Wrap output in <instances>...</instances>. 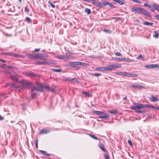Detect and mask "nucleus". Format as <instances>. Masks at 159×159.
Wrapping results in <instances>:
<instances>
[{
	"mask_svg": "<svg viewBox=\"0 0 159 159\" xmlns=\"http://www.w3.org/2000/svg\"><path fill=\"white\" fill-rule=\"evenodd\" d=\"M40 59L44 61H37L36 62L35 64L37 65H49L50 64V63L48 61L46 58H44V57L43 58H42V59Z\"/></svg>",
	"mask_w": 159,
	"mask_h": 159,
	"instance_id": "nucleus-6",
	"label": "nucleus"
},
{
	"mask_svg": "<svg viewBox=\"0 0 159 159\" xmlns=\"http://www.w3.org/2000/svg\"><path fill=\"white\" fill-rule=\"evenodd\" d=\"M19 87V88H18L17 89H18V90L19 91H20L22 89H25V88H26L24 87L23 85V86H21L20 87Z\"/></svg>",
	"mask_w": 159,
	"mask_h": 159,
	"instance_id": "nucleus-45",
	"label": "nucleus"
},
{
	"mask_svg": "<svg viewBox=\"0 0 159 159\" xmlns=\"http://www.w3.org/2000/svg\"><path fill=\"white\" fill-rule=\"evenodd\" d=\"M7 85L9 86L10 87L13 88L15 89H17L19 88V86H16L14 84L12 83H9L7 84Z\"/></svg>",
	"mask_w": 159,
	"mask_h": 159,
	"instance_id": "nucleus-18",
	"label": "nucleus"
},
{
	"mask_svg": "<svg viewBox=\"0 0 159 159\" xmlns=\"http://www.w3.org/2000/svg\"><path fill=\"white\" fill-rule=\"evenodd\" d=\"M11 53H12V52H7L3 53V54L5 55H8V56H11Z\"/></svg>",
	"mask_w": 159,
	"mask_h": 159,
	"instance_id": "nucleus-44",
	"label": "nucleus"
},
{
	"mask_svg": "<svg viewBox=\"0 0 159 159\" xmlns=\"http://www.w3.org/2000/svg\"><path fill=\"white\" fill-rule=\"evenodd\" d=\"M145 67L148 69H152V64L145 65Z\"/></svg>",
	"mask_w": 159,
	"mask_h": 159,
	"instance_id": "nucleus-40",
	"label": "nucleus"
},
{
	"mask_svg": "<svg viewBox=\"0 0 159 159\" xmlns=\"http://www.w3.org/2000/svg\"><path fill=\"white\" fill-rule=\"evenodd\" d=\"M0 61H1L2 62H6V61L3 60H2V59H0Z\"/></svg>",
	"mask_w": 159,
	"mask_h": 159,
	"instance_id": "nucleus-63",
	"label": "nucleus"
},
{
	"mask_svg": "<svg viewBox=\"0 0 159 159\" xmlns=\"http://www.w3.org/2000/svg\"><path fill=\"white\" fill-rule=\"evenodd\" d=\"M152 7L150 9V10L152 12L154 11L156 9L157 11L159 12V5L155 3H153L152 4Z\"/></svg>",
	"mask_w": 159,
	"mask_h": 159,
	"instance_id": "nucleus-9",
	"label": "nucleus"
},
{
	"mask_svg": "<svg viewBox=\"0 0 159 159\" xmlns=\"http://www.w3.org/2000/svg\"><path fill=\"white\" fill-rule=\"evenodd\" d=\"M155 17L158 20H159V15H156L155 16Z\"/></svg>",
	"mask_w": 159,
	"mask_h": 159,
	"instance_id": "nucleus-57",
	"label": "nucleus"
},
{
	"mask_svg": "<svg viewBox=\"0 0 159 159\" xmlns=\"http://www.w3.org/2000/svg\"><path fill=\"white\" fill-rule=\"evenodd\" d=\"M102 4H103L104 5V6H106V5H108V3H109V2L107 1H105L103 2H102Z\"/></svg>",
	"mask_w": 159,
	"mask_h": 159,
	"instance_id": "nucleus-46",
	"label": "nucleus"
},
{
	"mask_svg": "<svg viewBox=\"0 0 159 159\" xmlns=\"http://www.w3.org/2000/svg\"><path fill=\"white\" fill-rule=\"evenodd\" d=\"M150 100L152 102H156L158 101L157 98L153 95H152L150 98Z\"/></svg>",
	"mask_w": 159,
	"mask_h": 159,
	"instance_id": "nucleus-20",
	"label": "nucleus"
},
{
	"mask_svg": "<svg viewBox=\"0 0 159 159\" xmlns=\"http://www.w3.org/2000/svg\"><path fill=\"white\" fill-rule=\"evenodd\" d=\"M79 66V65H76L74 66L73 68L76 69H80V67Z\"/></svg>",
	"mask_w": 159,
	"mask_h": 159,
	"instance_id": "nucleus-52",
	"label": "nucleus"
},
{
	"mask_svg": "<svg viewBox=\"0 0 159 159\" xmlns=\"http://www.w3.org/2000/svg\"><path fill=\"white\" fill-rule=\"evenodd\" d=\"M96 6L101 8H102L103 7L102 4L100 2H96Z\"/></svg>",
	"mask_w": 159,
	"mask_h": 159,
	"instance_id": "nucleus-25",
	"label": "nucleus"
},
{
	"mask_svg": "<svg viewBox=\"0 0 159 159\" xmlns=\"http://www.w3.org/2000/svg\"><path fill=\"white\" fill-rule=\"evenodd\" d=\"M143 58V57L142 55H139L137 58V59H141Z\"/></svg>",
	"mask_w": 159,
	"mask_h": 159,
	"instance_id": "nucleus-49",
	"label": "nucleus"
},
{
	"mask_svg": "<svg viewBox=\"0 0 159 159\" xmlns=\"http://www.w3.org/2000/svg\"><path fill=\"white\" fill-rule=\"evenodd\" d=\"M150 108L155 110H156L157 109V110L158 108V107H156L151 105Z\"/></svg>",
	"mask_w": 159,
	"mask_h": 159,
	"instance_id": "nucleus-30",
	"label": "nucleus"
},
{
	"mask_svg": "<svg viewBox=\"0 0 159 159\" xmlns=\"http://www.w3.org/2000/svg\"><path fill=\"white\" fill-rule=\"evenodd\" d=\"M89 135L90 137L93 138V139L95 140L98 139V138H97V137H96L93 134H89Z\"/></svg>",
	"mask_w": 159,
	"mask_h": 159,
	"instance_id": "nucleus-35",
	"label": "nucleus"
},
{
	"mask_svg": "<svg viewBox=\"0 0 159 159\" xmlns=\"http://www.w3.org/2000/svg\"><path fill=\"white\" fill-rule=\"evenodd\" d=\"M91 75H94L96 76H101V74L100 73H94L91 74Z\"/></svg>",
	"mask_w": 159,
	"mask_h": 159,
	"instance_id": "nucleus-39",
	"label": "nucleus"
},
{
	"mask_svg": "<svg viewBox=\"0 0 159 159\" xmlns=\"http://www.w3.org/2000/svg\"><path fill=\"white\" fill-rule=\"evenodd\" d=\"M115 54L117 56H122L120 52H116L115 53Z\"/></svg>",
	"mask_w": 159,
	"mask_h": 159,
	"instance_id": "nucleus-47",
	"label": "nucleus"
},
{
	"mask_svg": "<svg viewBox=\"0 0 159 159\" xmlns=\"http://www.w3.org/2000/svg\"><path fill=\"white\" fill-rule=\"evenodd\" d=\"M132 87L134 88H135L139 89H145V87L144 86L141 85H133L132 86Z\"/></svg>",
	"mask_w": 159,
	"mask_h": 159,
	"instance_id": "nucleus-13",
	"label": "nucleus"
},
{
	"mask_svg": "<svg viewBox=\"0 0 159 159\" xmlns=\"http://www.w3.org/2000/svg\"><path fill=\"white\" fill-rule=\"evenodd\" d=\"M56 57L59 59H63L68 58V57H66L63 55H61V56H56Z\"/></svg>",
	"mask_w": 159,
	"mask_h": 159,
	"instance_id": "nucleus-17",
	"label": "nucleus"
},
{
	"mask_svg": "<svg viewBox=\"0 0 159 159\" xmlns=\"http://www.w3.org/2000/svg\"><path fill=\"white\" fill-rule=\"evenodd\" d=\"M25 11L27 12H29V9L28 8V7L26 6L25 8Z\"/></svg>",
	"mask_w": 159,
	"mask_h": 159,
	"instance_id": "nucleus-56",
	"label": "nucleus"
},
{
	"mask_svg": "<svg viewBox=\"0 0 159 159\" xmlns=\"http://www.w3.org/2000/svg\"><path fill=\"white\" fill-rule=\"evenodd\" d=\"M52 70L54 72H61V69H52Z\"/></svg>",
	"mask_w": 159,
	"mask_h": 159,
	"instance_id": "nucleus-37",
	"label": "nucleus"
},
{
	"mask_svg": "<svg viewBox=\"0 0 159 159\" xmlns=\"http://www.w3.org/2000/svg\"><path fill=\"white\" fill-rule=\"evenodd\" d=\"M17 54H13V53H11V56H12L16 57H17Z\"/></svg>",
	"mask_w": 159,
	"mask_h": 159,
	"instance_id": "nucleus-59",
	"label": "nucleus"
},
{
	"mask_svg": "<svg viewBox=\"0 0 159 159\" xmlns=\"http://www.w3.org/2000/svg\"><path fill=\"white\" fill-rule=\"evenodd\" d=\"M17 57L21 58H24L25 57V56L22 55L17 54Z\"/></svg>",
	"mask_w": 159,
	"mask_h": 159,
	"instance_id": "nucleus-54",
	"label": "nucleus"
},
{
	"mask_svg": "<svg viewBox=\"0 0 159 159\" xmlns=\"http://www.w3.org/2000/svg\"><path fill=\"white\" fill-rule=\"evenodd\" d=\"M85 12H86L88 14H89L91 13V11L88 8H85Z\"/></svg>",
	"mask_w": 159,
	"mask_h": 159,
	"instance_id": "nucleus-28",
	"label": "nucleus"
},
{
	"mask_svg": "<svg viewBox=\"0 0 159 159\" xmlns=\"http://www.w3.org/2000/svg\"><path fill=\"white\" fill-rule=\"evenodd\" d=\"M82 93L83 94H84L86 96H88V97H89L90 96V94L89 92H82Z\"/></svg>",
	"mask_w": 159,
	"mask_h": 159,
	"instance_id": "nucleus-34",
	"label": "nucleus"
},
{
	"mask_svg": "<svg viewBox=\"0 0 159 159\" xmlns=\"http://www.w3.org/2000/svg\"><path fill=\"white\" fill-rule=\"evenodd\" d=\"M109 6H110L111 7H112L113 6V4L111 3H108V4Z\"/></svg>",
	"mask_w": 159,
	"mask_h": 159,
	"instance_id": "nucleus-62",
	"label": "nucleus"
},
{
	"mask_svg": "<svg viewBox=\"0 0 159 159\" xmlns=\"http://www.w3.org/2000/svg\"><path fill=\"white\" fill-rule=\"evenodd\" d=\"M40 49L36 48L34 49V51L36 52H38L40 51Z\"/></svg>",
	"mask_w": 159,
	"mask_h": 159,
	"instance_id": "nucleus-60",
	"label": "nucleus"
},
{
	"mask_svg": "<svg viewBox=\"0 0 159 159\" xmlns=\"http://www.w3.org/2000/svg\"><path fill=\"white\" fill-rule=\"evenodd\" d=\"M123 76L128 77H136L137 75L136 74H131L127 72H123Z\"/></svg>",
	"mask_w": 159,
	"mask_h": 159,
	"instance_id": "nucleus-10",
	"label": "nucleus"
},
{
	"mask_svg": "<svg viewBox=\"0 0 159 159\" xmlns=\"http://www.w3.org/2000/svg\"><path fill=\"white\" fill-rule=\"evenodd\" d=\"M132 1L134 2H135L137 3H138L140 4L141 3V2L138 0H132Z\"/></svg>",
	"mask_w": 159,
	"mask_h": 159,
	"instance_id": "nucleus-48",
	"label": "nucleus"
},
{
	"mask_svg": "<svg viewBox=\"0 0 159 159\" xmlns=\"http://www.w3.org/2000/svg\"><path fill=\"white\" fill-rule=\"evenodd\" d=\"M142 8L140 7H133L131 9V11L135 14L141 13Z\"/></svg>",
	"mask_w": 159,
	"mask_h": 159,
	"instance_id": "nucleus-8",
	"label": "nucleus"
},
{
	"mask_svg": "<svg viewBox=\"0 0 159 159\" xmlns=\"http://www.w3.org/2000/svg\"><path fill=\"white\" fill-rule=\"evenodd\" d=\"M36 84L38 85V87H36V86L33 85L32 83L30 82L25 81L24 80H22V84L23 85L24 87L26 88L29 89H31V91H33L35 90H36L37 91L42 92L43 88L41 87L40 86V85L42 84H40L39 82H36Z\"/></svg>",
	"mask_w": 159,
	"mask_h": 159,
	"instance_id": "nucleus-1",
	"label": "nucleus"
},
{
	"mask_svg": "<svg viewBox=\"0 0 159 159\" xmlns=\"http://www.w3.org/2000/svg\"><path fill=\"white\" fill-rule=\"evenodd\" d=\"M115 59L116 60H118L120 61H122L123 60V58H120V57H116Z\"/></svg>",
	"mask_w": 159,
	"mask_h": 159,
	"instance_id": "nucleus-41",
	"label": "nucleus"
},
{
	"mask_svg": "<svg viewBox=\"0 0 159 159\" xmlns=\"http://www.w3.org/2000/svg\"><path fill=\"white\" fill-rule=\"evenodd\" d=\"M123 60L122 61H133V60L132 59H130L129 58H123Z\"/></svg>",
	"mask_w": 159,
	"mask_h": 159,
	"instance_id": "nucleus-26",
	"label": "nucleus"
},
{
	"mask_svg": "<svg viewBox=\"0 0 159 159\" xmlns=\"http://www.w3.org/2000/svg\"><path fill=\"white\" fill-rule=\"evenodd\" d=\"M141 13L146 16L150 17H151V15L146 10H144L143 8H142Z\"/></svg>",
	"mask_w": 159,
	"mask_h": 159,
	"instance_id": "nucleus-11",
	"label": "nucleus"
},
{
	"mask_svg": "<svg viewBox=\"0 0 159 159\" xmlns=\"http://www.w3.org/2000/svg\"><path fill=\"white\" fill-rule=\"evenodd\" d=\"M35 146L37 148H38V140L37 139H36L35 140Z\"/></svg>",
	"mask_w": 159,
	"mask_h": 159,
	"instance_id": "nucleus-42",
	"label": "nucleus"
},
{
	"mask_svg": "<svg viewBox=\"0 0 159 159\" xmlns=\"http://www.w3.org/2000/svg\"><path fill=\"white\" fill-rule=\"evenodd\" d=\"M158 65L157 64H152V69L156 68L157 67L158 68Z\"/></svg>",
	"mask_w": 159,
	"mask_h": 159,
	"instance_id": "nucleus-38",
	"label": "nucleus"
},
{
	"mask_svg": "<svg viewBox=\"0 0 159 159\" xmlns=\"http://www.w3.org/2000/svg\"><path fill=\"white\" fill-rule=\"evenodd\" d=\"M26 55L31 59H42V58L44 57L43 54L40 53L37 54H27Z\"/></svg>",
	"mask_w": 159,
	"mask_h": 159,
	"instance_id": "nucleus-5",
	"label": "nucleus"
},
{
	"mask_svg": "<svg viewBox=\"0 0 159 159\" xmlns=\"http://www.w3.org/2000/svg\"><path fill=\"white\" fill-rule=\"evenodd\" d=\"M128 142L130 146H132L133 145L132 143L130 140H128Z\"/></svg>",
	"mask_w": 159,
	"mask_h": 159,
	"instance_id": "nucleus-50",
	"label": "nucleus"
},
{
	"mask_svg": "<svg viewBox=\"0 0 159 159\" xmlns=\"http://www.w3.org/2000/svg\"><path fill=\"white\" fill-rule=\"evenodd\" d=\"M151 105H144V108L145 107H148L150 108V107Z\"/></svg>",
	"mask_w": 159,
	"mask_h": 159,
	"instance_id": "nucleus-58",
	"label": "nucleus"
},
{
	"mask_svg": "<svg viewBox=\"0 0 159 159\" xmlns=\"http://www.w3.org/2000/svg\"><path fill=\"white\" fill-rule=\"evenodd\" d=\"M93 112L96 115L99 116L98 117L99 118L107 119L109 117L108 114L102 111H93Z\"/></svg>",
	"mask_w": 159,
	"mask_h": 159,
	"instance_id": "nucleus-2",
	"label": "nucleus"
},
{
	"mask_svg": "<svg viewBox=\"0 0 159 159\" xmlns=\"http://www.w3.org/2000/svg\"><path fill=\"white\" fill-rule=\"evenodd\" d=\"M95 70L97 71H105V67H97L95 68Z\"/></svg>",
	"mask_w": 159,
	"mask_h": 159,
	"instance_id": "nucleus-23",
	"label": "nucleus"
},
{
	"mask_svg": "<svg viewBox=\"0 0 159 159\" xmlns=\"http://www.w3.org/2000/svg\"><path fill=\"white\" fill-rule=\"evenodd\" d=\"M7 68H9V69H12V67H11V66H7Z\"/></svg>",
	"mask_w": 159,
	"mask_h": 159,
	"instance_id": "nucleus-64",
	"label": "nucleus"
},
{
	"mask_svg": "<svg viewBox=\"0 0 159 159\" xmlns=\"http://www.w3.org/2000/svg\"><path fill=\"white\" fill-rule=\"evenodd\" d=\"M69 63L70 66L72 67H73L76 65H79V62H70Z\"/></svg>",
	"mask_w": 159,
	"mask_h": 159,
	"instance_id": "nucleus-14",
	"label": "nucleus"
},
{
	"mask_svg": "<svg viewBox=\"0 0 159 159\" xmlns=\"http://www.w3.org/2000/svg\"><path fill=\"white\" fill-rule=\"evenodd\" d=\"M25 20H26L29 23H31L32 22V20L29 17H26Z\"/></svg>",
	"mask_w": 159,
	"mask_h": 159,
	"instance_id": "nucleus-33",
	"label": "nucleus"
},
{
	"mask_svg": "<svg viewBox=\"0 0 159 159\" xmlns=\"http://www.w3.org/2000/svg\"><path fill=\"white\" fill-rule=\"evenodd\" d=\"M154 32L155 34L153 35L154 37L157 38H158L159 37L158 32L157 31H155Z\"/></svg>",
	"mask_w": 159,
	"mask_h": 159,
	"instance_id": "nucleus-29",
	"label": "nucleus"
},
{
	"mask_svg": "<svg viewBox=\"0 0 159 159\" xmlns=\"http://www.w3.org/2000/svg\"><path fill=\"white\" fill-rule=\"evenodd\" d=\"M103 30L105 32H106V33H110V31L109 30H107V29H103Z\"/></svg>",
	"mask_w": 159,
	"mask_h": 159,
	"instance_id": "nucleus-53",
	"label": "nucleus"
},
{
	"mask_svg": "<svg viewBox=\"0 0 159 159\" xmlns=\"http://www.w3.org/2000/svg\"><path fill=\"white\" fill-rule=\"evenodd\" d=\"M25 74L26 76L31 77H32L34 76V75L32 73L27 72L25 73Z\"/></svg>",
	"mask_w": 159,
	"mask_h": 159,
	"instance_id": "nucleus-22",
	"label": "nucleus"
},
{
	"mask_svg": "<svg viewBox=\"0 0 159 159\" xmlns=\"http://www.w3.org/2000/svg\"><path fill=\"white\" fill-rule=\"evenodd\" d=\"M49 3L50 5L53 8H55V5L53 4V3L51 2H49Z\"/></svg>",
	"mask_w": 159,
	"mask_h": 159,
	"instance_id": "nucleus-51",
	"label": "nucleus"
},
{
	"mask_svg": "<svg viewBox=\"0 0 159 159\" xmlns=\"http://www.w3.org/2000/svg\"><path fill=\"white\" fill-rule=\"evenodd\" d=\"M4 119V118L1 115H0V120H2Z\"/></svg>",
	"mask_w": 159,
	"mask_h": 159,
	"instance_id": "nucleus-61",
	"label": "nucleus"
},
{
	"mask_svg": "<svg viewBox=\"0 0 159 159\" xmlns=\"http://www.w3.org/2000/svg\"><path fill=\"white\" fill-rule=\"evenodd\" d=\"M134 104L135 106H131L130 107V108L135 110L136 112H137L142 113V112L139 111V110L142 108H144V105L138 103H135Z\"/></svg>",
	"mask_w": 159,
	"mask_h": 159,
	"instance_id": "nucleus-3",
	"label": "nucleus"
},
{
	"mask_svg": "<svg viewBox=\"0 0 159 159\" xmlns=\"http://www.w3.org/2000/svg\"><path fill=\"white\" fill-rule=\"evenodd\" d=\"M79 65L81 66H83L86 67L89 66V64L85 63L79 62Z\"/></svg>",
	"mask_w": 159,
	"mask_h": 159,
	"instance_id": "nucleus-21",
	"label": "nucleus"
},
{
	"mask_svg": "<svg viewBox=\"0 0 159 159\" xmlns=\"http://www.w3.org/2000/svg\"><path fill=\"white\" fill-rule=\"evenodd\" d=\"M109 112L113 114H116L118 113V111L116 110H110Z\"/></svg>",
	"mask_w": 159,
	"mask_h": 159,
	"instance_id": "nucleus-32",
	"label": "nucleus"
},
{
	"mask_svg": "<svg viewBox=\"0 0 159 159\" xmlns=\"http://www.w3.org/2000/svg\"><path fill=\"white\" fill-rule=\"evenodd\" d=\"M144 6L145 7H147L148 8H150V9L152 8H151V6L148 4L147 3H144Z\"/></svg>",
	"mask_w": 159,
	"mask_h": 159,
	"instance_id": "nucleus-36",
	"label": "nucleus"
},
{
	"mask_svg": "<svg viewBox=\"0 0 159 159\" xmlns=\"http://www.w3.org/2000/svg\"><path fill=\"white\" fill-rule=\"evenodd\" d=\"M143 24L151 26L153 24V23L152 22H149L147 21H145L143 22Z\"/></svg>",
	"mask_w": 159,
	"mask_h": 159,
	"instance_id": "nucleus-24",
	"label": "nucleus"
},
{
	"mask_svg": "<svg viewBox=\"0 0 159 159\" xmlns=\"http://www.w3.org/2000/svg\"><path fill=\"white\" fill-rule=\"evenodd\" d=\"M40 86L42 88H45L47 89L49 91H51L52 93H57V90L55 89H52V88H51L49 87L47 85H46L45 84H40Z\"/></svg>",
	"mask_w": 159,
	"mask_h": 159,
	"instance_id": "nucleus-7",
	"label": "nucleus"
},
{
	"mask_svg": "<svg viewBox=\"0 0 159 159\" xmlns=\"http://www.w3.org/2000/svg\"><path fill=\"white\" fill-rule=\"evenodd\" d=\"M10 78L12 80H13L17 82L18 81V78L15 75H11L10 76Z\"/></svg>",
	"mask_w": 159,
	"mask_h": 159,
	"instance_id": "nucleus-16",
	"label": "nucleus"
},
{
	"mask_svg": "<svg viewBox=\"0 0 159 159\" xmlns=\"http://www.w3.org/2000/svg\"><path fill=\"white\" fill-rule=\"evenodd\" d=\"M104 156L105 157V159H108L109 157L107 154H104Z\"/></svg>",
	"mask_w": 159,
	"mask_h": 159,
	"instance_id": "nucleus-55",
	"label": "nucleus"
},
{
	"mask_svg": "<svg viewBox=\"0 0 159 159\" xmlns=\"http://www.w3.org/2000/svg\"><path fill=\"white\" fill-rule=\"evenodd\" d=\"M50 131L49 130H47L45 129H44L40 130L39 131V134H43L49 133Z\"/></svg>",
	"mask_w": 159,
	"mask_h": 159,
	"instance_id": "nucleus-12",
	"label": "nucleus"
},
{
	"mask_svg": "<svg viewBox=\"0 0 159 159\" xmlns=\"http://www.w3.org/2000/svg\"><path fill=\"white\" fill-rule=\"evenodd\" d=\"M37 94L35 93H32L31 94V98H34L35 97Z\"/></svg>",
	"mask_w": 159,
	"mask_h": 159,
	"instance_id": "nucleus-43",
	"label": "nucleus"
},
{
	"mask_svg": "<svg viewBox=\"0 0 159 159\" xmlns=\"http://www.w3.org/2000/svg\"><path fill=\"white\" fill-rule=\"evenodd\" d=\"M121 67V65L119 64H112L107 67H105V71H111L116 68Z\"/></svg>",
	"mask_w": 159,
	"mask_h": 159,
	"instance_id": "nucleus-4",
	"label": "nucleus"
},
{
	"mask_svg": "<svg viewBox=\"0 0 159 159\" xmlns=\"http://www.w3.org/2000/svg\"><path fill=\"white\" fill-rule=\"evenodd\" d=\"M98 146L99 148L101 149L104 152H106V150L104 148V145L101 143H99L98 144Z\"/></svg>",
	"mask_w": 159,
	"mask_h": 159,
	"instance_id": "nucleus-19",
	"label": "nucleus"
},
{
	"mask_svg": "<svg viewBox=\"0 0 159 159\" xmlns=\"http://www.w3.org/2000/svg\"><path fill=\"white\" fill-rule=\"evenodd\" d=\"M42 153L43 154L47 156H50V154H49L47 153V152L43 150H40L39 151Z\"/></svg>",
	"mask_w": 159,
	"mask_h": 159,
	"instance_id": "nucleus-27",
	"label": "nucleus"
},
{
	"mask_svg": "<svg viewBox=\"0 0 159 159\" xmlns=\"http://www.w3.org/2000/svg\"><path fill=\"white\" fill-rule=\"evenodd\" d=\"M116 2H117L120 5H123L125 4V1L124 0H113Z\"/></svg>",
	"mask_w": 159,
	"mask_h": 159,
	"instance_id": "nucleus-15",
	"label": "nucleus"
},
{
	"mask_svg": "<svg viewBox=\"0 0 159 159\" xmlns=\"http://www.w3.org/2000/svg\"><path fill=\"white\" fill-rule=\"evenodd\" d=\"M123 72H118L115 73V74L120 76H123Z\"/></svg>",
	"mask_w": 159,
	"mask_h": 159,
	"instance_id": "nucleus-31",
	"label": "nucleus"
}]
</instances>
